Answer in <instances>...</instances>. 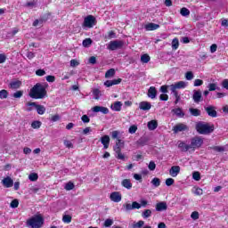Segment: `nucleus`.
Here are the masks:
<instances>
[{
	"label": "nucleus",
	"instance_id": "27",
	"mask_svg": "<svg viewBox=\"0 0 228 228\" xmlns=\"http://www.w3.org/2000/svg\"><path fill=\"white\" fill-rule=\"evenodd\" d=\"M22 85V82L20 80L12 81L10 83V88L12 90H17V88H20V86Z\"/></svg>",
	"mask_w": 228,
	"mask_h": 228
},
{
	"label": "nucleus",
	"instance_id": "17",
	"mask_svg": "<svg viewBox=\"0 0 228 228\" xmlns=\"http://www.w3.org/2000/svg\"><path fill=\"white\" fill-rule=\"evenodd\" d=\"M2 183L5 188H12L13 186V180L10 176L4 178Z\"/></svg>",
	"mask_w": 228,
	"mask_h": 228
},
{
	"label": "nucleus",
	"instance_id": "59",
	"mask_svg": "<svg viewBox=\"0 0 228 228\" xmlns=\"http://www.w3.org/2000/svg\"><path fill=\"white\" fill-rule=\"evenodd\" d=\"M191 218H192V220H199V212L197 211L192 212L191 215Z\"/></svg>",
	"mask_w": 228,
	"mask_h": 228
},
{
	"label": "nucleus",
	"instance_id": "3",
	"mask_svg": "<svg viewBox=\"0 0 228 228\" xmlns=\"http://www.w3.org/2000/svg\"><path fill=\"white\" fill-rule=\"evenodd\" d=\"M27 225L31 228H41L44 225V217L40 215H36L27 221Z\"/></svg>",
	"mask_w": 228,
	"mask_h": 228
},
{
	"label": "nucleus",
	"instance_id": "62",
	"mask_svg": "<svg viewBox=\"0 0 228 228\" xmlns=\"http://www.w3.org/2000/svg\"><path fill=\"white\" fill-rule=\"evenodd\" d=\"M36 75L39 76V77L45 76V70H44V69H37L36 71Z\"/></svg>",
	"mask_w": 228,
	"mask_h": 228
},
{
	"label": "nucleus",
	"instance_id": "4",
	"mask_svg": "<svg viewBox=\"0 0 228 228\" xmlns=\"http://www.w3.org/2000/svg\"><path fill=\"white\" fill-rule=\"evenodd\" d=\"M27 106L28 107L27 111H33V108H35L38 115H44V113H45V107L44 105L37 104L35 102H28Z\"/></svg>",
	"mask_w": 228,
	"mask_h": 228
},
{
	"label": "nucleus",
	"instance_id": "13",
	"mask_svg": "<svg viewBox=\"0 0 228 228\" xmlns=\"http://www.w3.org/2000/svg\"><path fill=\"white\" fill-rule=\"evenodd\" d=\"M180 172H181V167H179V166H173L169 169V175L171 177H177V175H179Z\"/></svg>",
	"mask_w": 228,
	"mask_h": 228
},
{
	"label": "nucleus",
	"instance_id": "38",
	"mask_svg": "<svg viewBox=\"0 0 228 228\" xmlns=\"http://www.w3.org/2000/svg\"><path fill=\"white\" fill-rule=\"evenodd\" d=\"M41 126H42V122L38 120L33 121L31 124V127L33 129H40Z\"/></svg>",
	"mask_w": 228,
	"mask_h": 228
},
{
	"label": "nucleus",
	"instance_id": "60",
	"mask_svg": "<svg viewBox=\"0 0 228 228\" xmlns=\"http://www.w3.org/2000/svg\"><path fill=\"white\" fill-rule=\"evenodd\" d=\"M174 183H175V180L173 178H167L166 180V185L167 186H172V184H174Z\"/></svg>",
	"mask_w": 228,
	"mask_h": 228
},
{
	"label": "nucleus",
	"instance_id": "36",
	"mask_svg": "<svg viewBox=\"0 0 228 228\" xmlns=\"http://www.w3.org/2000/svg\"><path fill=\"white\" fill-rule=\"evenodd\" d=\"M62 222L64 224H70V222H72V216H70V215H64L62 216Z\"/></svg>",
	"mask_w": 228,
	"mask_h": 228
},
{
	"label": "nucleus",
	"instance_id": "18",
	"mask_svg": "<svg viewBox=\"0 0 228 228\" xmlns=\"http://www.w3.org/2000/svg\"><path fill=\"white\" fill-rule=\"evenodd\" d=\"M157 95H158V90H156L154 86H151L148 89V97H150V99H156Z\"/></svg>",
	"mask_w": 228,
	"mask_h": 228
},
{
	"label": "nucleus",
	"instance_id": "44",
	"mask_svg": "<svg viewBox=\"0 0 228 228\" xmlns=\"http://www.w3.org/2000/svg\"><path fill=\"white\" fill-rule=\"evenodd\" d=\"M74 183L72 182H69L68 183H66L65 185V190H67L68 191H70V190H74Z\"/></svg>",
	"mask_w": 228,
	"mask_h": 228
},
{
	"label": "nucleus",
	"instance_id": "39",
	"mask_svg": "<svg viewBox=\"0 0 228 228\" xmlns=\"http://www.w3.org/2000/svg\"><path fill=\"white\" fill-rule=\"evenodd\" d=\"M172 49H174L175 51L179 49V39L177 38H174L172 41Z\"/></svg>",
	"mask_w": 228,
	"mask_h": 228
},
{
	"label": "nucleus",
	"instance_id": "47",
	"mask_svg": "<svg viewBox=\"0 0 228 228\" xmlns=\"http://www.w3.org/2000/svg\"><path fill=\"white\" fill-rule=\"evenodd\" d=\"M192 179H194V181H200V173L199 171L193 172Z\"/></svg>",
	"mask_w": 228,
	"mask_h": 228
},
{
	"label": "nucleus",
	"instance_id": "31",
	"mask_svg": "<svg viewBox=\"0 0 228 228\" xmlns=\"http://www.w3.org/2000/svg\"><path fill=\"white\" fill-rule=\"evenodd\" d=\"M151 184L155 187V188H159V186L161 185V180L158 177H154L151 180Z\"/></svg>",
	"mask_w": 228,
	"mask_h": 228
},
{
	"label": "nucleus",
	"instance_id": "2",
	"mask_svg": "<svg viewBox=\"0 0 228 228\" xmlns=\"http://www.w3.org/2000/svg\"><path fill=\"white\" fill-rule=\"evenodd\" d=\"M195 129L199 134H211L215 131V125L200 121L196 124Z\"/></svg>",
	"mask_w": 228,
	"mask_h": 228
},
{
	"label": "nucleus",
	"instance_id": "37",
	"mask_svg": "<svg viewBox=\"0 0 228 228\" xmlns=\"http://www.w3.org/2000/svg\"><path fill=\"white\" fill-rule=\"evenodd\" d=\"M180 13L183 17H188V15H190V10L186 7H183L180 11Z\"/></svg>",
	"mask_w": 228,
	"mask_h": 228
},
{
	"label": "nucleus",
	"instance_id": "15",
	"mask_svg": "<svg viewBox=\"0 0 228 228\" xmlns=\"http://www.w3.org/2000/svg\"><path fill=\"white\" fill-rule=\"evenodd\" d=\"M122 83V78H115L113 80H107L104 82V86H107V88H110V86H113L115 85H120Z\"/></svg>",
	"mask_w": 228,
	"mask_h": 228
},
{
	"label": "nucleus",
	"instance_id": "43",
	"mask_svg": "<svg viewBox=\"0 0 228 228\" xmlns=\"http://www.w3.org/2000/svg\"><path fill=\"white\" fill-rule=\"evenodd\" d=\"M0 99H8V91L3 89L0 91Z\"/></svg>",
	"mask_w": 228,
	"mask_h": 228
},
{
	"label": "nucleus",
	"instance_id": "48",
	"mask_svg": "<svg viewBox=\"0 0 228 228\" xmlns=\"http://www.w3.org/2000/svg\"><path fill=\"white\" fill-rule=\"evenodd\" d=\"M136 131H138V126H136L135 125L131 126L128 129V132L130 133V134H134Z\"/></svg>",
	"mask_w": 228,
	"mask_h": 228
},
{
	"label": "nucleus",
	"instance_id": "8",
	"mask_svg": "<svg viewBox=\"0 0 228 228\" xmlns=\"http://www.w3.org/2000/svg\"><path fill=\"white\" fill-rule=\"evenodd\" d=\"M122 148L119 144L116 142L113 150L116 152L117 159H121L122 161H126V155L122 154Z\"/></svg>",
	"mask_w": 228,
	"mask_h": 228
},
{
	"label": "nucleus",
	"instance_id": "30",
	"mask_svg": "<svg viewBox=\"0 0 228 228\" xmlns=\"http://www.w3.org/2000/svg\"><path fill=\"white\" fill-rule=\"evenodd\" d=\"M190 113L192 115V117H200V110L199 109H189Z\"/></svg>",
	"mask_w": 228,
	"mask_h": 228
},
{
	"label": "nucleus",
	"instance_id": "16",
	"mask_svg": "<svg viewBox=\"0 0 228 228\" xmlns=\"http://www.w3.org/2000/svg\"><path fill=\"white\" fill-rule=\"evenodd\" d=\"M152 108V104L149 102H141L139 103V110H142V111H149Z\"/></svg>",
	"mask_w": 228,
	"mask_h": 228
},
{
	"label": "nucleus",
	"instance_id": "63",
	"mask_svg": "<svg viewBox=\"0 0 228 228\" xmlns=\"http://www.w3.org/2000/svg\"><path fill=\"white\" fill-rule=\"evenodd\" d=\"M159 99H160L161 101H168V94H162L159 95Z\"/></svg>",
	"mask_w": 228,
	"mask_h": 228
},
{
	"label": "nucleus",
	"instance_id": "21",
	"mask_svg": "<svg viewBox=\"0 0 228 228\" xmlns=\"http://www.w3.org/2000/svg\"><path fill=\"white\" fill-rule=\"evenodd\" d=\"M101 142L103 144V149H108L110 147V135L102 136Z\"/></svg>",
	"mask_w": 228,
	"mask_h": 228
},
{
	"label": "nucleus",
	"instance_id": "9",
	"mask_svg": "<svg viewBox=\"0 0 228 228\" xmlns=\"http://www.w3.org/2000/svg\"><path fill=\"white\" fill-rule=\"evenodd\" d=\"M205 111H207L208 117H211L212 118H216L218 117V112H216V107L213 105L205 107Z\"/></svg>",
	"mask_w": 228,
	"mask_h": 228
},
{
	"label": "nucleus",
	"instance_id": "58",
	"mask_svg": "<svg viewBox=\"0 0 228 228\" xmlns=\"http://www.w3.org/2000/svg\"><path fill=\"white\" fill-rule=\"evenodd\" d=\"M204 85V81L202 79L194 80V86H202Z\"/></svg>",
	"mask_w": 228,
	"mask_h": 228
},
{
	"label": "nucleus",
	"instance_id": "1",
	"mask_svg": "<svg viewBox=\"0 0 228 228\" xmlns=\"http://www.w3.org/2000/svg\"><path fill=\"white\" fill-rule=\"evenodd\" d=\"M29 97H31V99H45V97H47L45 86L40 83L36 84L30 89Z\"/></svg>",
	"mask_w": 228,
	"mask_h": 228
},
{
	"label": "nucleus",
	"instance_id": "46",
	"mask_svg": "<svg viewBox=\"0 0 228 228\" xmlns=\"http://www.w3.org/2000/svg\"><path fill=\"white\" fill-rule=\"evenodd\" d=\"M22 95H24L23 91H17L16 93H14L12 94V97H14V99H20V97H22Z\"/></svg>",
	"mask_w": 228,
	"mask_h": 228
},
{
	"label": "nucleus",
	"instance_id": "51",
	"mask_svg": "<svg viewBox=\"0 0 228 228\" xmlns=\"http://www.w3.org/2000/svg\"><path fill=\"white\" fill-rule=\"evenodd\" d=\"M208 88L209 92H215V90H216V84L210 83V84H208Z\"/></svg>",
	"mask_w": 228,
	"mask_h": 228
},
{
	"label": "nucleus",
	"instance_id": "12",
	"mask_svg": "<svg viewBox=\"0 0 228 228\" xmlns=\"http://www.w3.org/2000/svg\"><path fill=\"white\" fill-rule=\"evenodd\" d=\"M92 111H94V113H103V115H108V113H110V110L102 106H94L92 109Z\"/></svg>",
	"mask_w": 228,
	"mask_h": 228
},
{
	"label": "nucleus",
	"instance_id": "42",
	"mask_svg": "<svg viewBox=\"0 0 228 228\" xmlns=\"http://www.w3.org/2000/svg\"><path fill=\"white\" fill-rule=\"evenodd\" d=\"M94 97L96 101H99V98L101 97V91L99 89H94L93 90Z\"/></svg>",
	"mask_w": 228,
	"mask_h": 228
},
{
	"label": "nucleus",
	"instance_id": "54",
	"mask_svg": "<svg viewBox=\"0 0 228 228\" xmlns=\"http://www.w3.org/2000/svg\"><path fill=\"white\" fill-rule=\"evenodd\" d=\"M123 208H125V211H133V205L130 203L124 204Z\"/></svg>",
	"mask_w": 228,
	"mask_h": 228
},
{
	"label": "nucleus",
	"instance_id": "55",
	"mask_svg": "<svg viewBox=\"0 0 228 228\" xmlns=\"http://www.w3.org/2000/svg\"><path fill=\"white\" fill-rule=\"evenodd\" d=\"M81 120L84 124H88L90 122V118L88 117V115H83L81 117Z\"/></svg>",
	"mask_w": 228,
	"mask_h": 228
},
{
	"label": "nucleus",
	"instance_id": "26",
	"mask_svg": "<svg viewBox=\"0 0 228 228\" xmlns=\"http://www.w3.org/2000/svg\"><path fill=\"white\" fill-rule=\"evenodd\" d=\"M147 142H149L147 137H141L139 140H137L136 145L138 147H145V145H147Z\"/></svg>",
	"mask_w": 228,
	"mask_h": 228
},
{
	"label": "nucleus",
	"instance_id": "32",
	"mask_svg": "<svg viewBox=\"0 0 228 228\" xmlns=\"http://www.w3.org/2000/svg\"><path fill=\"white\" fill-rule=\"evenodd\" d=\"M142 63H149L151 61V56L149 54L144 53L141 56Z\"/></svg>",
	"mask_w": 228,
	"mask_h": 228
},
{
	"label": "nucleus",
	"instance_id": "33",
	"mask_svg": "<svg viewBox=\"0 0 228 228\" xmlns=\"http://www.w3.org/2000/svg\"><path fill=\"white\" fill-rule=\"evenodd\" d=\"M208 149L215 151L216 152H224V151H225V148L223 146H212L208 147Z\"/></svg>",
	"mask_w": 228,
	"mask_h": 228
},
{
	"label": "nucleus",
	"instance_id": "40",
	"mask_svg": "<svg viewBox=\"0 0 228 228\" xmlns=\"http://www.w3.org/2000/svg\"><path fill=\"white\" fill-rule=\"evenodd\" d=\"M143 225H145V222L140 220V221H138L137 223L134 224L132 225V228H142V227H143Z\"/></svg>",
	"mask_w": 228,
	"mask_h": 228
},
{
	"label": "nucleus",
	"instance_id": "35",
	"mask_svg": "<svg viewBox=\"0 0 228 228\" xmlns=\"http://www.w3.org/2000/svg\"><path fill=\"white\" fill-rule=\"evenodd\" d=\"M174 113L176 115V117H180L183 118L184 117V112H183V110L181 108L173 110Z\"/></svg>",
	"mask_w": 228,
	"mask_h": 228
},
{
	"label": "nucleus",
	"instance_id": "53",
	"mask_svg": "<svg viewBox=\"0 0 228 228\" xmlns=\"http://www.w3.org/2000/svg\"><path fill=\"white\" fill-rule=\"evenodd\" d=\"M113 225L112 219H106L104 222V227H111Z\"/></svg>",
	"mask_w": 228,
	"mask_h": 228
},
{
	"label": "nucleus",
	"instance_id": "7",
	"mask_svg": "<svg viewBox=\"0 0 228 228\" xmlns=\"http://www.w3.org/2000/svg\"><path fill=\"white\" fill-rule=\"evenodd\" d=\"M204 143V139H202L200 136H196L191 140V149L192 151H195V149H200Z\"/></svg>",
	"mask_w": 228,
	"mask_h": 228
},
{
	"label": "nucleus",
	"instance_id": "23",
	"mask_svg": "<svg viewBox=\"0 0 228 228\" xmlns=\"http://www.w3.org/2000/svg\"><path fill=\"white\" fill-rule=\"evenodd\" d=\"M121 185L123 186V188H126V190H131V188H133V183H131L130 179L122 180Z\"/></svg>",
	"mask_w": 228,
	"mask_h": 228
},
{
	"label": "nucleus",
	"instance_id": "28",
	"mask_svg": "<svg viewBox=\"0 0 228 228\" xmlns=\"http://www.w3.org/2000/svg\"><path fill=\"white\" fill-rule=\"evenodd\" d=\"M158 128V121L157 120H151L148 122V129L150 131H154Z\"/></svg>",
	"mask_w": 228,
	"mask_h": 228
},
{
	"label": "nucleus",
	"instance_id": "64",
	"mask_svg": "<svg viewBox=\"0 0 228 228\" xmlns=\"http://www.w3.org/2000/svg\"><path fill=\"white\" fill-rule=\"evenodd\" d=\"M223 88H225V90H228V79H224L222 82Z\"/></svg>",
	"mask_w": 228,
	"mask_h": 228
},
{
	"label": "nucleus",
	"instance_id": "11",
	"mask_svg": "<svg viewBox=\"0 0 228 228\" xmlns=\"http://www.w3.org/2000/svg\"><path fill=\"white\" fill-rule=\"evenodd\" d=\"M173 131L175 134H177V133H182V131H188V126L179 123L173 127Z\"/></svg>",
	"mask_w": 228,
	"mask_h": 228
},
{
	"label": "nucleus",
	"instance_id": "41",
	"mask_svg": "<svg viewBox=\"0 0 228 228\" xmlns=\"http://www.w3.org/2000/svg\"><path fill=\"white\" fill-rule=\"evenodd\" d=\"M92 42H93L92 38H86V39L83 40L82 45H83L84 47H90Z\"/></svg>",
	"mask_w": 228,
	"mask_h": 228
},
{
	"label": "nucleus",
	"instance_id": "52",
	"mask_svg": "<svg viewBox=\"0 0 228 228\" xmlns=\"http://www.w3.org/2000/svg\"><path fill=\"white\" fill-rule=\"evenodd\" d=\"M64 145L65 147H67L68 149H74V144L72 143V142L70 141H64Z\"/></svg>",
	"mask_w": 228,
	"mask_h": 228
},
{
	"label": "nucleus",
	"instance_id": "57",
	"mask_svg": "<svg viewBox=\"0 0 228 228\" xmlns=\"http://www.w3.org/2000/svg\"><path fill=\"white\" fill-rule=\"evenodd\" d=\"M142 208V205L138 203L137 201H134L132 203V208L133 209H140Z\"/></svg>",
	"mask_w": 228,
	"mask_h": 228
},
{
	"label": "nucleus",
	"instance_id": "20",
	"mask_svg": "<svg viewBox=\"0 0 228 228\" xmlns=\"http://www.w3.org/2000/svg\"><path fill=\"white\" fill-rule=\"evenodd\" d=\"M192 99L196 103L200 102V101H202V93L200 91H195Z\"/></svg>",
	"mask_w": 228,
	"mask_h": 228
},
{
	"label": "nucleus",
	"instance_id": "14",
	"mask_svg": "<svg viewBox=\"0 0 228 228\" xmlns=\"http://www.w3.org/2000/svg\"><path fill=\"white\" fill-rule=\"evenodd\" d=\"M110 199L112 202H120V200H122V194L118 191L111 192Z\"/></svg>",
	"mask_w": 228,
	"mask_h": 228
},
{
	"label": "nucleus",
	"instance_id": "61",
	"mask_svg": "<svg viewBox=\"0 0 228 228\" xmlns=\"http://www.w3.org/2000/svg\"><path fill=\"white\" fill-rule=\"evenodd\" d=\"M26 56L28 60H33L35 58V53L33 52H27Z\"/></svg>",
	"mask_w": 228,
	"mask_h": 228
},
{
	"label": "nucleus",
	"instance_id": "10",
	"mask_svg": "<svg viewBox=\"0 0 228 228\" xmlns=\"http://www.w3.org/2000/svg\"><path fill=\"white\" fill-rule=\"evenodd\" d=\"M181 88H186V83L184 81H179L170 86V90L172 93H178L177 89L179 90Z\"/></svg>",
	"mask_w": 228,
	"mask_h": 228
},
{
	"label": "nucleus",
	"instance_id": "19",
	"mask_svg": "<svg viewBox=\"0 0 228 228\" xmlns=\"http://www.w3.org/2000/svg\"><path fill=\"white\" fill-rule=\"evenodd\" d=\"M168 206L167 202L161 201L156 204V211H167Z\"/></svg>",
	"mask_w": 228,
	"mask_h": 228
},
{
	"label": "nucleus",
	"instance_id": "34",
	"mask_svg": "<svg viewBox=\"0 0 228 228\" xmlns=\"http://www.w3.org/2000/svg\"><path fill=\"white\" fill-rule=\"evenodd\" d=\"M115 76V69H110L105 73V77L108 79L110 77H113Z\"/></svg>",
	"mask_w": 228,
	"mask_h": 228
},
{
	"label": "nucleus",
	"instance_id": "50",
	"mask_svg": "<svg viewBox=\"0 0 228 228\" xmlns=\"http://www.w3.org/2000/svg\"><path fill=\"white\" fill-rule=\"evenodd\" d=\"M10 207L12 208L13 209H15L16 208H19V200H13L11 202Z\"/></svg>",
	"mask_w": 228,
	"mask_h": 228
},
{
	"label": "nucleus",
	"instance_id": "49",
	"mask_svg": "<svg viewBox=\"0 0 228 228\" xmlns=\"http://www.w3.org/2000/svg\"><path fill=\"white\" fill-rule=\"evenodd\" d=\"M29 181H37L38 179V175L36 173H32L28 175Z\"/></svg>",
	"mask_w": 228,
	"mask_h": 228
},
{
	"label": "nucleus",
	"instance_id": "45",
	"mask_svg": "<svg viewBox=\"0 0 228 228\" xmlns=\"http://www.w3.org/2000/svg\"><path fill=\"white\" fill-rule=\"evenodd\" d=\"M194 76H193V72L191 71H187L185 73V79H187V81H191V79H193Z\"/></svg>",
	"mask_w": 228,
	"mask_h": 228
},
{
	"label": "nucleus",
	"instance_id": "29",
	"mask_svg": "<svg viewBox=\"0 0 228 228\" xmlns=\"http://www.w3.org/2000/svg\"><path fill=\"white\" fill-rule=\"evenodd\" d=\"M142 216L144 219L150 218V216H152V210L151 209H145L142 213Z\"/></svg>",
	"mask_w": 228,
	"mask_h": 228
},
{
	"label": "nucleus",
	"instance_id": "25",
	"mask_svg": "<svg viewBox=\"0 0 228 228\" xmlns=\"http://www.w3.org/2000/svg\"><path fill=\"white\" fill-rule=\"evenodd\" d=\"M178 147L179 149H181L182 152H188V151L191 149L190 144H186V142H183L178 144Z\"/></svg>",
	"mask_w": 228,
	"mask_h": 228
},
{
	"label": "nucleus",
	"instance_id": "24",
	"mask_svg": "<svg viewBox=\"0 0 228 228\" xmlns=\"http://www.w3.org/2000/svg\"><path fill=\"white\" fill-rule=\"evenodd\" d=\"M110 109L113 111H120L122 110V102H115L112 105H110Z\"/></svg>",
	"mask_w": 228,
	"mask_h": 228
},
{
	"label": "nucleus",
	"instance_id": "56",
	"mask_svg": "<svg viewBox=\"0 0 228 228\" xmlns=\"http://www.w3.org/2000/svg\"><path fill=\"white\" fill-rule=\"evenodd\" d=\"M148 168L149 170H151V171L156 170V163L154 161H150Z\"/></svg>",
	"mask_w": 228,
	"mask_h": 228
},
{
	"label": "nucleus",
	"instance_id": "22",
	"mask_svg": "<svg viewBox=\"0 0 228 228\" xmlns=\"http://www.w3.org/2000/svg\"><path fill=\"white\" fill-rule=\"evenodd\" d=\"M144 28L146 31H155V29H159V25L156 23H148Z\"/></svg>",
	"mask_w": 228,
	"mask_h": 228
},
{
	"label": "nucleus",
	"instance_id": "5",
	"mask_svg": "<svg viewBox=\"0 0 228 228\" xmlns=\"http://www.w3.org/2000/svg\"><path fill=\"white\" fill-rule=\"evenodd\" d=\"M97 20H95V17L92 16V15H88L87 17H86L84 19V22L82 24V28H84V29H90L92 28H94V26H95Z\"/></svg>",
	"mask_w": 228,
	"mask_h": 228
},
{
	"label": "nucleus",
	"instance_id": "6",
	"mask_svg": "<svg viewBox=\"0 0 228 228\" xmlns=\"http://www.w3.org/2000/svg\"><path fill=\"white\" fill-rule=\"evenodd\" d=\"M122 47H124V41L122 40L110 41L107 45V49L109 51H117L118 49H122Z\"/></svg>",
	"mask_w": 228,
	"mask_h": 228
}]
</instances>
